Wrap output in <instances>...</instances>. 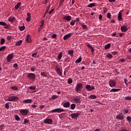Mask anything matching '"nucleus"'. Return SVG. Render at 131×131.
<instances>
[{
  "instance_id": "obj_47",
  "label": "nucleus",
  "mask_w": 131,
  "mask_h": 131,
  "mask_svg": "<svg viewBox=\"0 0 131 131\" xmlns=\"http://www.w3.org/2000/svg\"><path fill=\"white\" fill-rule=\"evenodd\" d=\"M4 50H6V46H2L0 47V52L4 51Z\"/></svg>"
},
{
  "instance_id": "obj_52",
  "label": "nucleus",
  "mask_w": 131,
  "mask_h": 131,
  "mask_svg": "<svg viewBox=\"0 0 131 131\" xmlns=\"http://www.w3.org/2000/svg\"><path fill=\"white\" fill-rule=\"evenodd\" d=\"M72 82V78H69L68 79V83H69V84H71V83Z\"/></svg>"
},
{
  "instance_id": "obj_14",
  "label": "nucleus",
  "mask_w": 131,
  "mask_h": 131,
  "mask_svg": "<svg viewBox=\"0 0 131 131\" xmlns=\"http://www.w3.org/2000/svg\"><path fill=\"white\" fill-rule=\"evenodd\" d=\"M13 57H14L13 53L9 54L7 57V61L8 62H11V61H12V59H13Z\"/></svg>"
},
{
  "instance_id": "obj_8",
  "label": "nucleus",
  "mask_w": 131,
  "mask_h": 131,
  "mask_svg": "<svg viewBox=\"0 0 131 131\" xmlns=\"http://www.w3.org/2000/svg\"><path fill=\"white\" fill-rule=\"evenodd\" d=\"M43 123L45 124H53V120L49 118H46L44 120Z\"/></svg>"
},
{
  "instance_id": "obj_58",
  "label": "nucleus",
  "mask_w": 131,
  "mask_h": 131,
  "mask_svg": "<svg viewBox=\"0 0 131 131\" xmlns=\"http://www.w3.org/2000/svg\"><path fill=\"white\" fill-rule=\"evenodd\" d=\"M13 68H18V64L17 63H14L13 64Z\"/></svg>"
},
{
  "instance_id": "obj_42",
  "label": "nucleus",
  "mask_w": 131,
  "mask_h": 131,
  "mask_svg": "<svg viewBox=\"0 0 131 131\" xmlns=\"http://www.w3.org/2000/svg\"><path fill=\"white\" fill-rule=\"evenodd\" d=\"M5 42H6V40L5 39V38H2L1 39V45H4Z\"/></svg>"
},
{
  "instance_id": "obj_63",
  "label": "nucleus",
  "mask_w": 131,
  "mask_h": 131,
  "mask_svg": "<svg viewBox=\"0 0 131 131\" xmlns=\"http://www.w3.org/2000/svg\"><path fill=\"white\" fill-rule=\"evenodd\" d=\"M127 113H128V110H124V114H127Z\"/></svg>"
},
{
  "instance_id": "obj_22",
  "label": "nucleus",
  "mask_w": 131,
  "mask_h": 131,
  "mask_svg": "<svg viewBox=\"0 0 131 131\" xmlns=\"http://www.w3.org/2000/svg\"><path fill=\"white\" fill-rule=\"evenodd\" d=\"M111 47V43H107V45H106L104 47V50H108L109 49H110Z\"/></svg>"
},
{
  "instance_id": "obj_34",
  "label": "nucleus",
  "mask_w": 131,
  "mask_h": 131,
  "mask_svg": "<svg viewBox=\"0 0 131 131\" xmlns=\"http://www.w3.org/2000/svg\"><path fill=\"white\" fill-rule=\"evenodd\" d=\"M64 2H65V0H60L59 3V7L63 6V5H64Z\"/></svg>"
},
{
  "instance_id": "obj_23",
  "label": "nucleus",
  "mask_w": 131,
  "mask_h": 131,
  "mask_svg": "<svg viewBox=\"0 0 131 131\" xmlns=\"http://www.w3.org/2000/svg\"><path fill=\"white\" fill-rule=\"evenodd\" d=\"M97 6V3H91L88 6V8H93V7H96Z\"/></svg>"
},
{
  "instance_id": "obj_26",
  "label": "nucleus",
  "mask_w": 131,
  "mask_h": 131,
  "mask_svg": "<svg viewBox=\"0 0 131 131\" xmlns=\"http://www.w3.org/2000/svg\"><path fill=\"white\" fill-rule=\"evenodd\" d=\"M68 53L69 55H70L71 57H73V54H74L73 50H69L68 51Z\"/></svg>"
},
{
  "instance_id": "obj_44",
  "label": "nucleus",
  "mask_w": 131,
  "mask_h": 131,
  "mask_svg": "<svg viewBox=\"0 0 131 131\" xmlns=\"http://www.w3.org/2000/svg\"><path fill=\"white\" fill-rule=\"evenodd\" d=\"M52 100H55V99H58V96L56 95H53L52 96Z\"/></svg>"
},
{
  "instance_id": "obj_30",
  "label": "nucleus",
  "mask_w": 131,
  "mask_h": 131,
  "mask_svg": "<svg viewBox=\"0 0 131 131\" xmlns=\"http://www.w3.org/2000/svg\"><path fill=\"white\" fill-rule=\"evenodd\" d=\"M20 6H21V3L19 2L17 4V5H15V10H18V8H20Z\"/></svg>"
},
{
  "instance_id": "obj_54",
  "label": "nucleus",
  "mask_w": 131,
  "mask_h": 131,
  "mask_svg": "<svg viewBox=\"0 0 131 131\" xmlns=\"http://www.w3.org/2000/svg\"><path fill=\"white\" fill-rule=\"evenodd\" d=\"M12 38H13V36H7V39L8 40H11V39H12Z\"/></svg>"
},
{
  "instance_id": "obj_36",
  "label": "nucleus",
  "mask_w": 131,
  "mask_h": 131,
  "mask_svg": "<svg viewBox=\"0 0 131 131\" xmlns=\"http://www.w3.org/2000/svg\"><path fill=\"white\" fill-rule=\"evenodd\" d=\"M87 47L91 50L92 53H94V52H95V49H94V48H93V47H91L90 45H87Z\"/></svg>"
},
{
  "instance_id": "obj_18",
  "label": "nucleus",
  "mask_w": 131,
  "mask_h": 131,
  "mask_svg": "<svg viewBox=\"0 0 131 131\" xmlns=\"http://www.w3.org/2000/svg\"><path fill=\"white\" fill-rule=\"evenodd\" d=\"M63 19L65 21H71V16H65L63 17Z\"/></svg>"
},
{
  "instance_id": "obj_37",
  "label": "nucleus",
  "mask_w": 131,
  "mask_h": 131,
  "mask_svg": "<svg viewBox=\"0 0 131 131\" xmlns=\"http://www.w3.org/2000/svg\"><path fill=\"white\" fill-rule=\"evenodd\" d=\"M10 89H11V90H13L14 91H17L18 90V87L16 86H11Z\"/></svg>"
},
{
  "instance_id": "obj_33",
  "label": "nucleus",
  "mask_w": 131,
  "mask_h": 131,
  "mask_svg": "<svg viewBox=\"0 0 131 131\" xmlns=\"http://www.w3.org/2000/svg\"><path fill=\"white\" fill-rule=\"evenodd\" d=\"M89 98L90 99H92V100H95V99H97V96L94 95H91L90 96Z\"/></svg>"
},
{
  "instance_id": "obj_12",
  "label": "nucleus",
  "mask_w": 131,
  "mask_h": 131,
  "mask_svg": "<svg viewBox=\"0 0 131 131\" xmlns=\"http://www.w3.org/2000/svg\"><path fill=\"white\" fill-rule=\"evenodd\" d=\"M26 41L28 42V43H30L32 42V39H31V36L29 35H27L26 37Z\"/></svg>"
},
{
  "instance_id": "obj_51",
  "label": "nucleus",
  "mask_w": 131,
  "mask_h": 131,
  "mask_svg": "<svg viewBox=\"0 0 131 131\" xmlns=\"http://www.w3.org/2000/svg\"><path fill=\"white\" fill-rule=\"evenodd\" d=\"M125 99H126L127 101H131V97H129V96L125 97Z\"/></svg>"
},
{
  "instance_id": "obj_20",
  "label": "nucleus",
  "mask_w": 131,
  "mask_h": 131,
  "mask_svg": "<svg viewBox=\"0 0 131 131\" xmlns=\"http://www.w3.org/2000/svg\"><path fill=\"white\" fill-rule=\"evenodd\" d=\"M23 103H25L26 104H31V103H32V99H29L25 100L23 101Z\"/></svg>"
},
{
  "instance_id": "obj_2",
  "label": "nucleus",
  "mask_w": 131,
  "mask_h": 131,
  "mask_svg": "<svg viewBox=\"0 0 131 131\" xmlns=\"http://www.w3.org/2000/svg\"><path fill=\"white\" fill-rule=\"evenodd\" d=\"M19 100V97L17 96H10L7 99V101L9 102H16V101H18Z\"/></svg>"
},
{
  "instance_id": "obj_4",
  "label": "nucleus",
  "mask_w": 131,
  "mask_h": 131,
  "mask_svg": "<svg viewBox=\"0 0 131 131\" xmlns=\"http://www.w3.org/2000/svg\"><path fill=\"white\" fill-rule=\"evenodd\" d=\"M82 86H83V85H82V83L77 84L75 87V92H77V93H79V92L81 91Z\"/></svg>"
},
{
  "instance_id": "obj_62",
  "label": "nucleus",
  "mask_w": 131,
  "mask_h": 131,
  "mask_svg": "<svg viewBox=\"0 0 131 131\" xmlns=\"http://www.w3.org/2000/svg\"><path fill=\"white\" fill-rule=\"evenodd\" d=\"M36 55H37V53H33L32 56V57L35 58L36 57Z\"/></svg>"
},
{
  "instance_id": "obj_17",
  "label": "nucleus",
  "mask_w": 131,
  "mask_h": 131,
  "mask_svg": "<svg viewBox=\"0 0 131 131\" xmlns=\"http://www.w3.org/2000/svg\"><path fill=\"white\" fill-rule=\"evenodd\" d=\"M15 20H16V18L14 16H10V17L8 18V21L11 23H13V22H14Z\"/></svg>"
},
{
  "instance_id": "obj_25",
  "label": "nucleus",
  "mask_w": 131,
  "mask_h": 131,
  "mask_svg": "<svg viewBox=\"0 0 131 131\" xmlns=\"http://www.w3.org/2000/svg\"><path fill=\"white\" fill-rule=\"evenodd\" d=\"M121 89H112L111 91L110 92L111 93H115L116 92H118L119 91H120Z\"/></svg>"
},
{
  "instance_id": "obj_39",
  "label": "nucleus",
  "mask_w": 131,
  "mask_h": 131,
  "mask_svg": "<svg viewBox=\"0 0 131 131\" xmlns=\"http://www.w3.org/2000/svg\"><path fill=\"white\" fill-rule=\"evenodd\" d=\"M106 58H108V59H112V58H113V56H112L111 54H107L106 55Z\"/></svg>"
},
{
  "instance_id": "obj_31",
  "label": "nucleus",
  "mask_w": 131,
  "mask_h": 131,
  "mask_svg": "<svg viewBox=\"0 0 131 131\" xmlns=\"http://www.w3.org/2000/svg\"><path fill=\"white\" fill-rule=\"evenodd\" d=\"M21 45H22V40H20L18 41L15 43V46H21Z\"/></svg>"
},
{
  "instance_id": "obj_16",
  "label": "nucleus",
  "mask_w": 131,
  "mask_h": 131,
  "mask_svg": "<svg viewBox=\"0 0 131 131\" xmlns=\"http://www.w3.org/2000/svg\"><path fill=\"white\" fill-rule=\"evenodd\" d=\"M63 106L64 108H69L70 107V102L67 101L63 104Z\"/></svg>"
},
{
  "instance_id": "obj_43",
  "label": "nucleus",
  "mask_w": 131,
  "mask_h": 131,
  "mask_svg": "<svg viewBox=\"0 0 131 131\" xmlns=\"http://www.w3.org/2000/svg\"><path fill=\"white\" fill-rule=\"evenodd\" d=\"M75 22H76V21H75V20H74V19H73L70 22V25H72V26L75 25Z\"/></svg>"
},
{
  "instance_id": "obj_61",
  "label": "nucleus",
  "mask_w": 131,
  "mask_h": 131,
  "mask_svg": "<svg viewBox=\"0 0 131 131\" xmlns=\"http://www.w3.org/2000/svg\"><path fill=\"white\" fill-rule=\"evenodd\" d=\"M52 37L53 38H56V37H57V34H54L52 35Z\"/></svg>"
},
{
  "instance_id": "obj_45",
  "label": "nucleus",
  "mask_w": 131,
  "mask_h": 131,
  "mask_svg": "<svg viewBox=\"0 0 131 131\" xmlns=\"http://www.w3.org/2000/svg\"><path fill=\"white\" fill-rule=\"evenodd\" d=\"M36 88V86L35 85L31 86L29 87L30 90H32V91H34L35 89Z\"/></svg>"
},
{
  "instance_id": "obj_9",
  "label": "nucleus",
  "mask_w": 131,
  "mask_h": 131,
  "mask_svg": "<svg viewBox=\"0 0 131 131\" xmlns=\"http://www.w3.org/2000/svg\"><path fill=\"white\" fill-rule=\"evenodd\" d=\"M116 119L119 120H123V119H124V116H123V114L121 113L117 115L116 116Z\"/></svg>"
},
{
  "instance_id": "obj_64",
  "label": "nucleus",
  "mask_w": 131,
  "mask_h": 131,
  "mask_svg": "<svg viewBox=\"0 0 131 131\" xmlns=\"http://www.w3.org/2000/svg\"><path fill=\"white\" fill-rule=\"evenodd\" d=\"M3 127H5V125H0V130H2V129H3Z\"/></svg>"
},
{
  "instance_id": "obj_41",
  "label": "nucleus",
  "mask_w": 131,
  "mask_h": 131,
  "mask_svg": "<svg viewBox=\"0 0 131 131\" xmlns=\"http://www.w3.org/2000/svg\"><path fill=\"white\" fill-rule=\"evenodd\" d=\"M19 30L20 31H23L25 29V26H22L21 27H19Z\"/></svg>"
},
{
  "instance_id": "obj_10",
  "label": "nucleus",
  "mask_w": 131,
  "mask_h": 131,
  "mask_svg": "<svg viewBox=\"0 0 131 131\" xmlns=\"http://www.w3.org/2000/svg\"><path fill=\"white\" fill-rule=\"evenodd\" d=\"M108 83L111 88H114L116 85V81L114 80H110Z\"/></svg>"
},
{
  "instance_id": "obj_7",
  "label": "nucleus",
  "mask_w": 131,
  "mask_h": 131,
  "mask_svg": "<svg viewBox=\"0 0 131 131\" xmlns=\"http://www.w3.org/2000/svg\"><path fill=\"white\" fill-rule=\"evenodd\" d=\"M85 89L88 92H92V91L95 90L94 85L91 86L90 84H88L85 86Z\"/></svg>"
},
{
  "instance_id": "obj_5",
  "label": "nucleus",
  "mask_w": 131,
  "mask_h": 131,
  "mask_svg": "<svg viewBox=\"0 0 131 131\" xmlns=\"http://www.w3.org/2000/svg\"><path fill=\"white\" fill-rule=\"evenodd\" d=\"M29 112V110H21L20 111V115H22L23 116H26L27 114H28V113Z\"/></svg>"
},
{
  "instance_id": "obj_27",
  "label": "nucleus",
  "mask_w": 131,
  "mask_h": 131,
  "mask_svg": "<svg viewBox=\"0 0 131 131\" xmlns=\"http://www.w3.org/2000/svg\"><path fill=\"white\" fill-rule=\"evenodd\" d=\"M41 76H42L43 77H47L48 76V74H47V72H42L40 73Z\"/></svg>"
},
{
  "instance_id": "obj_15",
  "label": "nucleus",
  "mask_w": 131,
  "mask_h": 131,
  "mask_svg": "<svg viewBox=\"0 0 131 131\" xmlns=\"http://www.w3.org/2000/svg\"><path fill=\"white\" fill-rule=\"evenodd\" d=\"M73 101L78 104H80L81 103V101H80V98H77L76 97H75L73 98Z\"/></svg>"
},
{
  "instance_id": "obj_55",
  "label": "nucleus",
  "mask_w": 131,
  "mask_h": 131,
  "mask_svg": "<svg viewBox=\"0 0 131 131\" xmlns=\"http://www.w3.org/2000/svg\"><path fill=\"white\" fill-rule=\"evenodd\" d=\"M31 21V17H28L26 18L27 22H30Z\"/></svg>"
},
{
  "instance_id": "obj_13",
  "label": "nucleus",
  "mask_w": 131,
  "mask_h": 131,
  "mask_svg": "<svg viewBox=\"0 0 131 131\" xmlns=\"http://www.w3.org/2000/svg\"><path fill=\"white\" fill-rule=\"evenodd\" d=\"M72 36V33H70L68 34L65 35L63 38V40H67V39H68L69 38H70V37H71Z\"/></svg>"
},
{
  "instance_id": "obj_60",
  "label": "nucleus",
  "mask_w": 131,
  "mask_h": 131,
  "mask_svg": "<svg viewBox=\"0 0 131 131\" xmlns=\"http://www.w3.org/2000/svg\"><path fill=\"white\" fill-rule=\"evenodd\" d=\"M119 61H120L121 63H123V62H125V59L122 58V59H120Z\"/></svg>"
},
{
  "instance_id": "obj_21",
  "label": "nucleus",
  "mask_w": 131,
  "mask_h": 131,
  "mask_svg": "<svg viewBox=\"0 0 131 131\" xmlns=\"http://www.w3.org/2000/svg\"><path fill=\"white\" fill-rule=\"evenodd\" d=\"M62 56H63V54L62 52H60L57 56V59L58 60L59 62L61 61V59H62Z\"/></svg>"
},
{
  "instance_id": "obj_57",
  "label": "nucleus",
  "mask_w": 131,
  "mask_h": 131,
  "mask_svg": "<svg viewBox=\"0 0 131 131\" xmlns=\"http://www.w3.org/2000/svg\"><path fill=\"white\" fill-rule=\"evenodd\" d=\"M5 26L4 27L5 29H9V28H10V26L7 25V24H6V26Z\"/></svg>"
},
{
  "instance_id": "obj_50",
  "label": "nucleus",
  "mask_w": 131,
  "mask_h": 131,
  "mask_svg": "<svg viewBox=\"0 0 131 131\" xmlns=\"http://www.w3.org/2000/svg\"><path fill=\"white\" fill-rule=\"evenodd\" d=\"M81 26L83 29H88V26L86 25L81 24Z\"/></svg>"
},
{
  "instance_id": "obj_11",
  "label": "nucleus",
  "mask_w": 131,
  "mask_h": 131,
  "mask_svg": "<svg viewBox=\"0 0 131 131\" xmlns=\"http://www.w3.org/2000/svg\"><path fill=\"white\" fill-rule=\"evenodd\" d=\"M52 113H55V112H57V113H60V112H65V110L63 109V108H55L54 110H53L52 111Z\"/></svg>"
},
{
  "instance_id": "obj_49",
  "label": "nucleus",
  "mask_w": 131,
  "mask_h": 131,
  "mask_svg": "<svg viewBox=\"0 0 131 131\" xmlns=\"http://www.w3.org/2000/svg\"><path fill=\"white\" fill-rule=\"evenodd\" d=\"M107 18H108V19H111V13H110V12L107 13Z\"/></svg>"
},
{
  "instance_id": "obj_46",
  "label": "nucleus",
  "mask_w": 131,
  "mask_h": 131,
  "mask_svg": "<svg viewBox=\"0 0 131 131\" xmlns=\"http://www.w3.org/2000/svg\"><path fill=\"white\" fill-rule=\"evenodd\" d=\"M126 119L128 121V122H129V123H131V117L129 116H127L126 118Z\"/></svg>"
},
{
  "instance_id": "obj_3",
  "label": "nucleus",
  "mask_w": 131,
  "mask_h": 131,
  "mask_svg": "<svg viewBox=\"0 0 131 131\" xmlns=\"http://www.w3.org/2000/svg\"><path fill=\"white\" fill-rule=\"evenodd\" d=\"M27 76L28 78L29 79H30L31 80H33V79H35V77H36V76H35V74L32 73H28Z\"/></svg>"
},
{
  "instance_id": "obj_35",
  "label": "nucleus",
  "mask_w": 131,
  "mask_h": 131,
  "mask_svg": "<svg viewBox=\"0 0 131 131\" xmlns=\"http://www.w3.org/2000/svg\"><path fill=\"white\" fill-rule=\"evenodd\" d=\"M76 107V104H74V103H72L71 105V109L72 110H74V108Z\"/></svg>"
},
{
  "instance_id": "obj_24",
  "label": "nucleus",
  "mask_w": 131,
  "mask_h": 131,
  "mask_svg": "<svg viewBox=\"0 0 131 131\" xmlns=\"http://www.w3.org/2000/svg\"><path fill=\"white\" fill-rule=\"evenodd\" d=\"M118 19L119 21H121V20H122V15L121 14V12H119L118 13Z\"/></svg>"
},
{
  "instance_id": "obj_59",
  "label": "nucleus",
  "mask_w": 131,
  "mask_h": 131,
  "mask_svg": "<svg viewBox=\"0 0 131 131\" xmlns=\"http://www.w3.org/2000/svg\"><path fill=\"white\" fill-rule=\"evenodd\" d=\"M103 19V16H102V14H100L99 15V20H102Z\"/></svg>"
},
{
  "instance_id": "obj_6",
  "label": "nucleus",
  "mask_w": 131,
  "mask_h": 131,
  "mask_svg": "<svg viewBox=\"0 0 131 131\" xmlns=\"http://www.w3.org/2000/svg\"><path fill=\"white\" fill-rule=\"evenodd\" d=\"M80 113H73L71 114V117L72 119H77L78 116H80Z\"/></svg>"
},
{
  "instance_id": "obj_53",
  "label": "nucleus",
  "mask_w": 131,
  "mask_h": 131,
  "mask_svg": "<svg viewBox=\"0 0 131 131\" xmlns=\"http://www.w3.org/2000/svg\"><path fill=\"white\" fill-rule=\"evenodd\" d=\"M29 122V120H27V119H24V124H27Z\"/></svg>"
},
{
  "instance_id": "obj_38",
  "label": "nucleus",
  "mask_w": 131,
  "mask_h": 131,
  "mask_svg": "<svg viewBox=\"0 0 131 131\" xmlns=\"http://www.w3.org/2000/svg\"><path fill=\"white\" fill-rule=\"evenodd\" d=\"M5 107L6 109H9L10 108V103L9 102L6 103Z\"/></svg>"
},
{
  "instance_id": "obj_1",
  "label": "nucleus",
  "mask_w": 131,
  "mask_h": 131,
  "mask_svg": "<svg viewBox=\"0 0 131 131\" xmlns=\"http://www.w3.org/2000/svg\"><path fill=\"white\" fill-rule=\"evenodd\" d=\"M55 70L56 72L57 73V74H58L59 76H61V77H62V70H61V68H60V66L58 65H56L55 66Z\"/></svg>"
},
{
  "instance_id": "obj_29",
  "label": "nucleus",
  "mask_w": 131,
  "mask_h": 131,
  "mask_svg": "<svg viewBox=\"0 0 131 131\" xmlns=\"http://www.w3.org/2000/svg\"><path fill=\"white\" fill-rule=\"evenodd\" d=\"M14 118L17 121H20V119L18 115H14Z\"/></svg>"
},
{
  "instance_id": "obj_19",
  "label": "nucleus",
  "mask_w": 131,
  "mask_h": 131,
  "mask_svg": "<svg viewBox=\"0 0 131 131\" xmlns=\"http://www.w3.org/2000/svg\"><path fill=\"white\" fill-rule=\"evenodd\" d=\"M121 30L122 32H126L128 30V28L125 26L121 27Z\"/></svg>"
},
{
  "instance_id": "obj_32",
  "label": "nucleus",
  "mask_w": 131,
  "mask_h": 131,
  "mask_svg": "<svg viewBox=\"0 0 131 131\" xmlns=\"http://www.w3.org/2000/svg\"><path fill=\"white\" fill-rule=\"evenodd\" d=\"M82 59L81 57H80L78 59H77L75 61L76 64H78V63H80L81 62Z\"/></svg>"
},
{
  "instance_id": "obj_56",
  "label": "nucleus",
  "mask_w": 131,
  "mask_h": 131,
  "mask_svg": "<svg viewBox=\"0 0 131 131\" xmlns=\"http://www.w3.org/2000/svg\"><path fill=\"white\" fill-rule=\"evenodd\" d=\"M124 83H125V84L126 85V86H127V85H128V84H127V79H124Z\"/></svg>"
},
{
  "instance_id": "obj_48",
  "label": "nucleus",
  "mask_w": 131,
  "mask_h": 131,
  "mask_svg": "<svg viewBox=\"0 0 131 131\" xmlns=\"http://www.w3.org/2000/svg\"><path fill=\"white\" fill-rule=\"evenodd\" d=\"M0 25H2V26H7V23L3 21H0Z\"/></svg>"
},
{
  "instance_id": "obj_28",
  "label": "nucleus",
  "mask_w": 131,
  "mask_h": 131,
  "mask_svg": "<svg viewBox=\"0 0 131 131\" xmlns=\"http://www.w3.org/2000/svg\"><path fill=\"white\" fill-rule=\"evenodd\" d=\"M45 21L43 20H41L40 27H39V28H40V29H42V27H43Z\"/></svg>"
},
{
  "instance_id": "obj_40",
  "label": "nucleus",
  "mask_w": 131,
  "mask_h": 131,
  "mask_svg": "<svg viewBox=\"0 0 131 131\" xmlns=\"http://www.w3.org/2000/svg\"><path fill=\"white\" fill-rule=\"evenodd\" d=\"M126 60L127 61H128L129 62L131 61V56L130 55H127L126 58Z\"/></svg>"
}]
</instances>
